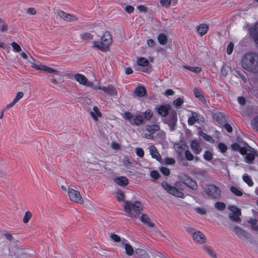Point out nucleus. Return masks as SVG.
<instances>
[{"label": "nucleus", "mask_w": 258, "mask_h": 258, "mask_svg": "<svg viewBox=\"0 0 258 258\" xmlns=\"http://www.w3.org/2000/svg\"><path fill=\"white\" fill-rule=\"evenodd\" d=\"M241 66L246 71L253 73H258V53L247 52L241 58Z\"/></svg>", "instance_id": "f257e3e1"}, {"label": "nucleus", "mask_w": 258, "mask_h": 258, "mask_svg": "<svg viewBox=\"0 0 258 258\" xmlns=\"http://www.w3.org/2000/svg\"><path fill=\"white\" fill-rule=\"evenodd\" d=\"M112 37L109 32L106 31L101 37V42L94 41L92 43V47L100 50L103 52L109 50V45L112 42Z\"/></svg>", "instance_id": "f03ea898"}, {"label": "nucleus", "mask_w": 258, "mask_h": 258, "mask_svg": "<svg viewBox=\"0 0 258 258\" xmlns=\"http://www.w3.org/2000/svg\"><path fill=\"white\" fill-rule=\"evenodd\" d=\"M124 208L125 211L131 217H136L137 215L141 213L143 210V207L139 201H136L134 203H132L130 201H125Z\"/></svg>", "instance_id": "7ed1b4c3"}, {"label": "nucleus", "mask_w": 258, "mask_h": 258, "mask_svg": "<svg viewBox=\"0 0 258 258\" xmlns=\"http://www.w3.org/2000/svg\"><path fill=\"white\" fill-rule=\"evenodd\" d=\"M161 186L168 194H171L176 197L180 198H184V194L181 191H179L180 188L179 187V182H176L175 186H171L166 181L161 182Z\"/></svg>", "instance_id": "20e7f679"}, {"label": "nucleus", "mask_w": 258, "mask_h": 258, "mask_svg": "<svg viewBox=\"0 0 258 258\" xmlns=\"http://www.w3.org/2000/svg\"><path fill=\"white\" fill-rule=\"evenodd\" d=\"M204 190L210 199H219L221 196V189L214 184L206 185Z\"/></svg>", "instance_id": "39448f33"}, {"label": "nucleus", "mask_w": 258, "mask_h": 258, "mask_svg": "<svg viewBox=\"0 0 258 258\" xmlns=\"http://www.w3.org/2000/svg\"><path fill=\"white\" fill-rule=\"evenodd\" d=\"M68 194L71 201L81 204L84 203V200L79 191L69 187Z\"/></svg>", "instance_id": "423d86ee"}, {"label": "nucleus", "mask_w": 258, "mask_h": 258, "mask_svg": "<svg viewBox=\"0 0 258 258\" xmlns=\"http://www.w3.org/2000/svg\"><path fill=\"white\" fill-rule=\"evenodd\" d=\"M228 209L231 211L229 214V218L234 222H240L241 219L239 216L241 215V211L239 209L234 206H229Z\"/></svg>", "instance_id": "0eeeda50"}, {"label": "nucleus", "mask_w": 258, "mask_h": 258, "mask_svg": "<svg viewBox=\"0 0 258 258\" xmlns=\"http://www.w3.org/2000/svg\"><path fill=\"white\" fill-rule=\"evenodd\" d=\"M30 63L32 64V67L37 70H41L43 71L44 72H45L46 73H49V74H54L55 75H59L60 72L53 69L52 68L49 67L47 66H45L44 64H40L39 65L35 64L34 63L32 62H30Z\"/></svg>", "instance_id": "6e6552de"}, {"label": "nucleus", "mask_w": 258, "mask_h": 258, "mask_svg": "<svg viewBox=\"0 0 258 258\" xmlns=\"http://www.w3.org/2000/svg\"><path fill=\"white\" fill-rule=\"evenodd\" d=\"M177 120V113L176 111H173L171 112L169 116L165 119L164 122L169 126L171 131H174Z\"/></svg>", "instance_id": "1a4fd4ad"}, {"label": "nucleus", "mask_w": 258, "mask_h": 258, "mask_svg": "<svg viewBox=\"0 0 258 258\" xmlns=\"http://www.w3.org/2000/svg\"><path fill=\"white\" fill-rule=\"evenodd\" d=\"M181 181L193 190H197L198 188V185L197 182L192 180L189 176L183 175L181 177Z\"/></svg>", "instance_id": "9d476101"}, {"label": "nucleus", "mask_w": 258, "mask_h": 258, "mask_svg": "<svg viewBox=\"0 0 258 258\" xmlns=\"http://www.w3.org/2000/svg\"><path fill=\"white\" fill-rule=\"evenodd\" d=\"M247 152L245 157V161L248 163H251L255 158V156H258L256 151L251 147L246 144Z\"/></svg>", "instance_id": "9b49d317"}, {"label": "nucleus", "mask_w": 258, "mask_h": 258, "mask_svg": "<svg viewBox=\"0 0 258 258\" xmlns=\"http://www.w3.org/2000/svg\"><path fill=\"white\" fill-rule=\"evenodd\" d=\"M192 238L196 243L199 244L204 243L207 240L205 235L200 231H195L192 233Z\"/></svg>", "instance_id": "f8f14e48"}, {"label": "nucleus", "mask_w": 258, "mask_h": 258, "mask_svg": "<svg viewBox=\"0 0 258 258\" xmlns=\"http://www.w3.org/2000/svg\"><path fill=\"white\" fill-rule=\"evenodd\" d=\"M233 230L239 238L249 239L251 237L250 234L238 226L234 227Z\"/></svg>", "instance_id": "ddd939ff"}, {"label": "nucleus", "mask_w": 258, "mask_h": 258, "mask_svg": "<svg viewBox=\"0 0 258 258\" xmlns=\"http://www.w3.org/2000/svg\"><path fill=\"white\" fill-rule=\"evenodd\" d=\"M58 16L67 22H73L78 20V18L74 15L68 14L62 11H59L58 12Z\"/></svg>", "instance_id": "4468645a"}, {"label": "nucleus", "mask_w": 258, "mask_h": 258, "mask_svg": "<svg viewBox=\"0 0 258 258\" xmlns=\"http://www.w3.org/2000/svg\"><path fill=\"white\" fill-rule=\"evenodd\" d=\"M74 77L76 80L81 84L87 85V86H90L91 85L90 82H89L88 84H87L88 80L83 75L77 74L75 75Z\"/></svg>", "instance_id": "2eb2a0df"}, {"label": "nucleus", "mask_w": 258, "mask_h": 258, "mask_svg": "<svg viewBox=\"0 0 258 258\" xmlns=\"http://www.w3.org/2000/svg\"><path fill=\"white\" fill-rule=\"evenodd\" d=\"M246 144H244V146L241 147L239 144L234 143L231 145V148L233 150L239 151L242 155H245L247 152Z\"/></svg>", "instance_id": "dca6fc26"}, {"label": "nucleus", "mask_w": 258, "mask_h": 258, "mask_svg": "<svg viewBox=\"0 0 258 258\" xmlns=\"http://www.w3.org/2000/svg\"><path fill=\"white\" fill-rule=\"evenodd\" d=\"M196 29L199 34L202 36L208 32L209 26L206 24H202L197 26Z\"/></svg>", "instance_id": "f3484780"}, {"label": "nucleus", "mask_w": 258, "mask_h": 258, "mask_svg": "<svg viewBox=\"0 0 258 258\" xmlns=\"http://www.w3.org/2000/svg\"><path fill=\"white\" fill-rule=\"evenodd\" d=\"M149 151L153 158H155L157 160L160 161L161 159V157L159 153L158 152L156 148L154 146H151L149 147Z\"/></svg>", "instance_id": "a211bd4d"}, {"label": "nucleus", "mask_w": 258, "mask_h": 258, "mask_svg": "<svg viewBox=\"0 0 258 258\" xmlns=\"http://www.w3.org/2000/svg\"><path fill=\"white\" fill-rule=\"evenodd\" d=\"M102 90H103L108 94L112 96L116 95L117 94V92L115 89V88L112 85H109L107 87H103L102 88Z\"/></svg>", "instance_id": "6ab92c4d"}, {"label": "nucleus", "mask_w": 258, "mask_h": 258, "mask_svg": "<svg viewBox=\"0 0 258 258\" xmlns=\"http://www.w3.org/2000/svg\"><path fill=\"white\" fill-rule=\"evenodd\" d=\"M186 148H187V147L183 144H176L174 145V148L176 150V153L178 154V156L179 157H181V155L182 154L183 151L185 150Z\"/></svg>", "instance_id": "aec40b11"}, {"label": "nucleus", "mask_w": 258, "mask_h": 258, "mask_svg": "<svg viewBox=\"0 0 258 258\" xmlns=\"http://www.w3.org/2000/svg\"><path fill=\"white\" fill-rule=\"evenodd\" d=\"M141 220L143 223L147 224L150 227L152 228L155 226L154 224L151 222L150 218L145 214L142 215Z\"/></svg>", "instance_id": "412c9836"}, {"label": "nucleus", "mask_w": 258, "mask_h": 258, "mask_svg": "<svg viewBox=\"0 0 258 258\" xmlns=\"http://www.w3.org/2000/svg\"><path fill=\"white\" fill-rule=\"evenodd\" d=\"M115 182L120 186H124L128 184V179L124 176H120L114 179Z\"/></svg>", "instance_id": "4be33fe9"}, {"label": "nucleus", "mask_w": 258, "mask_h": 258, "mask_svg": "<svg viewBox=\"0 0 258 258\" xmlns=\"http://www.w3.org/2000/svg\"><path fill=\"white\" fill-rule=\"evenodd\" d=\"M143 116L142 115H136L133 116V119L131 120V123L133 125H139L143 122Z\"/></svg>", "instance_id": "5701e85b"}, {"label": "nucleus", "mask_w": 258, "mask_h": 258, "mask_svg": "<svg viewBox=\"0 0 258 258\" xmlns=\"http://www.w3.org/2000/svg\"><path fill=\"white\" fill-rule=\"evenodd\" d=\"M190 146L195 154H199L201 152L200 144L196 140L191 142Z\"/></svg>", "instance_id": "b1692460"}, {"label": "nucleus", "mask_w": 258, "mask_h": 258, "mask_svg": "<svg viewBox=\"0 0 258 258\" xmlns=\"http://www.w3.org/2000/svg\"><path fill=\"white\" fill-rule=\"evenodd\" d=\"M135 254L138 257H140L141 258H148L149 257V255L147 253V251L141 248H137L135 250Z\"/></svg>", "instance_id": "393cba45"}, {"label": "nucleus", "mask_w": 258, "mask_h": 258, "mask_svg": "<svg viewBox=\"0 0 258 258\" xmlns=\"http://www.w3.org/2000/svg\"><path fill=\"white\" fill-rule=\"evenodd\" d=\"M135 93L138 96L143 97L146 94V89L144 86H140L135 89Z\"/></svg>", "instance_id": "a878e982"}, {"label": "nucleus", "mask_w": 258, "mask_h": 258, "mask_svg": "<svg viewBox=\"0 0 258 258\" xmlns=\"http://www.w3.org/2000/svg\"><path fill=\"white\" fill-rule=\"evenodd\" d=\"M213 118L219 123H222L226 121L224 115L220 112L215 113L214 114Z\"/></svg>", "instance_id": "bb28decb"}, {"label": "nucleus", "mask_w": 258, "mask_h": 258, "mask_svg": "<svg viewBox=\"0 0 258 258\" xmlns=\"http://www.w3.org/2000/svg\"><path fill=\"white\" fill-rule=\"evenodd\" d=\"M9 29L8 24L5 19L0 18V32L3 33L8 31Z\"/></svg>", "instance_id": "cd10ccee"}, {"label": "nucleus", "mask_w": 258, "mask_h": 258, "mask_svg": "<svg viewBox=\"0 0 258 258\" xmlns=\"http://www.w3.org/2000/svg\"><path fill=\"white\" fill-rule=\"evenodd\" d=\"M168 110L169 108L168 106L162 105L158 108V112L160 115L165 116L168 113Z\"/></svg>", "instance_id": "c85d7f7f"}, {"label": "nucleus", "mask_w": 258, "mask_h": 258, "mask_svg": "<svg viewBox=\"0 0 258 258\" xmlns=\"http://www.w3.org/2000/svg\"><path fill=\"white\" fill-rule=\"evenodd\" d=\"M146 129L151 134H153L155 132L158 131L160 130V127L157 124H148L146 126Z\"/></svg>", "instance_id": "c756f323"}, {"label": "nucleus", "mask_w": 258, "mask_h": 258, "mask_svg": "<svg viewBox=\"0 0 258 258\" xmlns=\"http://www.w3.org/2000/svg\"><path fill=\"white\" fill-rule=\"evenodd\" d=\"M93 112H91V115L92 117L95 120H97V117H101L102 114L99 111L98 108L97 106H94L93 107Z\"/></svg>", "instance_id": "7c9ffc66"}, {"label": "nucleus", "mask_w": 258, "mask_h": 258, "mask_svg": "<svg viewBox=\"0 0 258 258\" xmlns=\"http://www.w3.org/2000/svg\"><path fill=\"white\" fill-rule=\"evenodd\" d=\"M204 250L207 252L212 257L217 258L216 253L212 247L207 245H204L203 247Z\"/></svg>", "instance_id": "2f4dec72"}, {"label": "nucleus", "mask_w": 258, "mask_h": 258, "mask_svg": "<svg viewBox=\"0 0 258 258\" xmlns=\"http://www.w3.org/2000/svg\"><path fill=\"white\" fill-rule=\"evenodd\" d=\"M167 36L166 35L161 33L158 36V41L159 43L161 45H165L167 42Z\"/></svg>", "instance_id": "473e14b6"}, {"label": "nucleus", "mask_w": 258, "mask_h": 258, "mask_svg": "<svg viewBox=\"0 0 258 258\" xmlns=\"http://www.w3.org/2000/svg\"><path fill=\"white\" fill-rule=\"evenodd\" d=\"M122 245H124L125 252L128 255H132L134 253V249L133 247L128 243H124L123 242H122Z\"/></svg>", "instance_id": "72a5a7b5"}, {"label": "nucleus", "mask_w": 258, "mask_h": 258, "mask_svg": "<svg viewBox=\"0 0 258 258\" xmlns=\"http://www.w3.org/2000/svg\"><path fill=\"white\" fill-rule=\"evenodd\" d=\"M81 38L83 40H89L93 39L94 36L91 33L85 32L80 35Z\"/></svg>", "instance_id": "f704fd0d"}, {"label": "nucleus", "mask_w": 258, "mask_h": 258, "mask_svg": "<svg viewBox=\"0 0 258 258\" xmlns=\"http://www.w3.org/2000/svg\"><path fill=\"white\" fill-rule=\"evenodd\" d=\"M253 38L255 43L256 47L258 49V23L255 26V30L253 33Z\"/></svg>", "instance_id": "c9c22d12"}, {"label": "nucleus", "mask_w": 258, "mask_h": 258, "mask_svg": "<svg viewBox=\"0 0 258 258\" xmlns=\"http://www.w3.org/2000/svg\"><path fill=\"white\" fill-rule=\"evenodd\" d=\"M230 189L231 191L237 196L240 197L243 195L242 191L235 186H231Z\"/></svg>", "instance_id": "e433bc0d"}, {"label": "nucleus", "mask_w": 258, "mask_h": 258, "mask_svg": "<svg viewBox=\"0 0 258 258\" xmlns=\"http://www.w3.org/2000/svg\"><path fill=\"white\" fill-rule=\"evenodd\" d=\"M137 63L139 66L145 67L148 66L149 62L147 58L141 57L138 59Z\"/></svg>", "instance_id": "4c0bfd02"}, {"label": "nucleus", "mask_w": 258, "mask_h": 258, "mask_svg": "<svg viewBox=\"0 0 258 258\" xmlns=\"http://www.w3.org/2000/svg\"><path fill=\"white\" fill-rule=\"evenodd\" d=\"M32 216V213L30 211L25 212L24 216L23 218V223L25 224L28 223Z\"/></svg>", "instance_id": "58836bf2"}, {"label": "nucleus", "mask_w": 258, "mask_h": 258, "mask_svg": "<svg viewBox=\"0 0 258 258\" xmlns=\"http://www.w3.org/2000/svg\"><path fill=\"white\" fill-rule=\"evenodd\" d=\"M242 178L244 181L246 182L249 186H251L253 184V181L247 174H244Z\"/></svg>", "instance_id": "ea45409f"}, {"label": "nucleus", "mask_w": 258, "mask_h": 258, "mask_svg": "<svg viewBox=\"0 0 258 258\" xmlns=\"http://www.w3.org/2000/svg\"><path fill=\"white\" fill-rule=\"evenodd\" d=\"M251 124L252 127L258 132V116L251 120Z\"/></svg>", "instance_id": "a19ab883"}, {"label": "nucleus", "mask_w": 258, "mask_h": 258, "mask_svg": "<svg viewBox=\"0 0 258 258\" xmlns=\"http://www.w3.org/2000/svg\"><path fill=\"white\" fill-rule=\"evenodd\" d=\"M215 207L219 210L223 211L226 208V205L224 203L218 202L215 203Z\"/></svg>", "instance_id": "79ce46f5"}, {"label": "nucleus", "mask_w": 258, "mask_h": 258, "mask_svg": "<svg viewBox=\"0 0 258 258\" xmlns=\"http://www.w3.org/2000/svg\"><path fill=\"white\" fill-rule=\"evenodd\" d=\"M204 158L206 160L211 161L213 158V154L210 151H206L204 154Z\"/></svg>", "instance_id": "37998d69"}, {"label": "nucleus", "mask_w": 258, "mask_h": 258, "mask_svg": "<svg viewBox=\"0 0 258 258\" xmlns=\"http://www.w3.org/2000/svg\"><path fill=\"white\" fill-rule=\"evenodd\" d=\"M123 165L127 168H130L131 166V162L130 161L128 157L125 156L123 159Z\"/></svg>", "instance_id": "c03bdc74"}, {"label": "nucleus", "mask_w": 258, "mask_h": 258, "mask_svg": "<svg viewBox=\"0 0 258 258\" xmlns=\"http://www.w3.org/2000/svg\"><path fill=\"white\" fill-rule=\"evenodd\" d=\"M184 101L183 99L181 98H178L177 99L175 100L173 102V104L177 107H178L180 106L183 103Z\"/></svg>", "instance_id": "a18cd8bd"}, {"label": "nucleus", "mask_w": 258, "mask_h": 258, "mask_svg": "<svg viewBox=\"0 0 258 258\" xmlns=\"http://www.w3.org/2000/svg\"><path fill=\"white\" fill-rule=\"evenodd\" d=\"M11 45L14 51L19 52H20L22 50L21 46L16 42H13L11 43Z\"/></svg>", "instance_id": "49530a36"}, {"label": "nucleus", "mask_w": 258, "mask_h": 258, "mask_svg": "<svg viewBox=\"0 0 258 258\" xmlns=\"http://www.w3.org/2000/svg\"><path fill=\"white\" fill-rule=\"evenodd\" d=\"M184 68L196 73H200L202 71L201 68L199 67H190L188 66H185Z\"/></svg>", "instance_id": "de8ad7c7"}, {"label": "nucleus", "mask_w": 258, "mask_h": 258, "mask_svg": "<svg viewBox=\"0 0 258 258\" xmlns=\"http://www.w3.org/2000/svg\"><path fill=\"white\" fill-rule=\"evenodd\" d=\"M153 116V113L150 110H146L144 113V118L147 120H149Z\"/></svg>", "instance_id": "09e8293b"}, {"label": "nucleus", "mask_w": 258, "mask_h": 258, "mask_svg": "<svg viewBox=\"0 0 258 258\" xmlns=\"http://www.w3.org/2000/svg\"><path fill=\"white\" fill-rule=\"evenodd\" d=\"M110 238L115 242H119L121 241V238L115 233H111L110 234Z\"/></svg>", "instance_id": "8fccbe9b"}, {"label": "nucleus", "mask_w": 258, "mask_h": 258, "mask_svg": "<svg viewBox=\"0 0 258 258\" xmlns=\"http://www.w3.org/2000/svg\"><path fill=\"white\" fill-rule=\"evenodd\" d=\"M116 198L118 201H123L124 199V195L122 191L118 190L116 192Z\"/></svg>", "instance_id": "3c124183"}, {"label": "nucleus", "mask_w": 258, "mask_h": 258, "mask_svg": "<svg viewBox=\"0 0 258 258\" xmlns=\"http://www.w3.org/2000/svg\"><path fill=\"white\" fill-rule=\"evenodd\" d=\"M218 148L221 151L222 153H225L226 152L227 150V147L226 145L222 143H219L218 145Z\"/></svg>", "instance_id": "603ef678"}, {"label": "nucleus", "mask_w": 258, "mask_h": 258, "mask_svg": "<svg viewBox=\"0 0 258 258\" xmlns=\"http://www.w3.org/2000/svg\"><path fill=\"white\" fill-rule=\"evenodd\" d=\"M185 157L187 160L191 161L194 159V156L188 150L185 151Z\"/></svg>", "instance_id": "864d4df0"}, {"label": "nucleus", "mask_w": 258, "mask_h": 258, "mask_svg": "<svg viewBox=\"0 0 258 258\" xmlns=\"http://www.w3.org/2000/svg\"><path fill=\"white\" fill-rule=\"evenodd\" d=\"M192 116L190 117L188 119V123L189 125H193L195 122L197 121V120L195 118V114H197L196 112H192Z\"/></svg>", "instance_id": "5fc2aeb1"}, {"label": "nucleus", "mask_w": 258, "mask_h": 258, "mask_svg": "<svg viewBox=\"0 0 258 258\" xmlns=\"http://www.w3.org/2000/svg\"><path fill=\"white\" fill-rule=\"evenodd\" d=\"M23 96L24 93L22 92H18L14 99V102H16V103L18 102L23 97Z\"/></svg>", "instance_id": "6e6d98bb"}, {"label": "nucleus", "mask_w": 258, "mask_h": 258, "mask_svg": "<svg viewBox=\"0 0 258 258\" xmlns=\"http://www.w3.org/2000/svg\"><path fill=\"white\" fill-rule=\"evenodd\" d=\"M160 171L165 175L168 176L170 175V171L169 169L166 167H162L160 169Z\"/></svg>", "instance_id": "4d7b16f0"}, {"label": "nucleus", "mask_w": 258, "mask_h": 258, "mask_svg": "<svg viewBox=\"0 0 258 258\" xmlns=\"http://www.w3.org/2000/svg\"><path fill=\"white\" fill-rule=\"evenodd\" d=\"M234 48V44L232 42H230L227 48V53L228 54H231L233 51Z\"/></svg>", "instance_id": "13d9d810"}, {"label": "nucleus", "mask_w": 258, "mask_h": 258, "mask_svg": "<svg viewBox=\"0 0 258 258\" xmlns=\"http://www.w3.org/2000/svg\"><path fill=\"white\" fill-rule=\"evenodd\" d=\"M150 175L152 178H154L155 179H158L160 176L159 173L156 170H153L152 171H151Z\"/></svg>", "instance_id": "bf43d9fd"}, {"label": "nucleus", "mask_w": 258, "mask_h": 258, "mask_svg": "<svg viewBox=\"0 0 258 258\" xmlns=\"http://www.w3.org/2000/svg\"><path fill=\"white\" fill-rule=\"evenodd\" d=\"M160 4L163 6L168 8L171 4V0H160Z\"/></svg>", "instance_id": "052dcab7"}, {"label": "nucleus", "mask_w": 258, "mask_h": 258, "mask_svg": "<svg viewBox=\"0 0 258 258\" xmlns=\"http://www.w3.org/2000/svg\"><path fill=\"white\" fill-rule=\"evenodd\" d=\"M136 153L137 155L140 157H143L144 155V152L143 150L140 148H136Z\"/></svg>", "instance_id": "680f3d73"}, {"label": "nucleus", "mask_w": 258, "mask_h": 258, "mask_svg": "<svg viewBox=\"0 0 258 258\" xmlns=\"http://www.w3.org/2000/svg\"><path fill=\"white\" fill-rule=\"evenodd\" d=\"M201 135L204 137V138L207 141L211 142L212 141H213V138L211 136L204 133L203 132H201Z\"/></svg>", "instance_id": "e2e57ef3"}, {"label": "nucleus", "mask_w": 258, "mask_h": 258, "mask_svg": "<svg viewBox=\"0 0 258 258\" xmlns=\"http://www.w3.org/2000/svg\"><path fill=\"white\" fill-rule=\"evenodd\" d=\"M124 118L129 120L130 122H131V120H132L134 116L129 112H125L124 113Z\"/></svg>", "instance_id": "0e129e2a"}, {"label": "nucleus", "mask_w": 258, "mask_h": 258, "mask_svg": "<svg viewBox=\"0 0 258 258\" xmlns=\"http://www.w3.org/2000/svg\"><path fill=\"white\" fill-rule=\"evenodd\" d=\"M195 211L198 213H199L201 215H205L206 213V211L204 208L198 207L195 209Z\"/></svg>", "instance_id": "69168bd1"}, {"label": "nucleus", "mask_w": 258, "mask_h": 258, "mask_svg": "<svg viewBox=\"0 0 258 258\" xmlns=\"http://www.w3.org/2000/svg\"><path fill=\"white\" fill-rule=\"evenodd\" d=\"M194 94L197 98H201V97L203 96L201 93V91L198 89H194Z\"/></svg>", "instance_id": "338daca9"}, {"label": "nucleus", "mask_w": 258, "mask_h": 258, "mask_svg": "<svg viewBox=\"0 0 258 258\" xmlns=\"http://www.w3.org/2000/svg\"><path fill=\"white\" fill-rule=\"evenodd\" d=\"M26 12H27V13H28L30 15H34L36 14V11L34 8H28L27 9Z\"/></svg>", "instance_id": "774afa93"}]
</instances>
